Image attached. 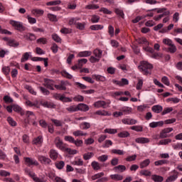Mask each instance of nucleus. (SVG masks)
Masks as SVG:
<instances>
[{
    "mask_svg": "<svg viewBox=\"0 0 182 182\" xmlns=\"http://www.w3.org/2000/svg\"><path fill=\"white\" fill-rule=\"evenodd\" d=\"M54 144L57 149H59V150H61L62 151H67L69 154H76V150H71L70 149L67 148L66 144L63 143V140L59 136L55 138Z\"/></svg>",
    "mask_w": 182,
    "mask_h": 182,
    "instance_id": "nucleus-1",
    "label": "nucleus"
},
{
    "mask_svg": "<svg viewBox=\"0 0 182 182\" xmlns=\"http://www.w3.org/2000/svg\"><path fill=\"white\" fill-rule=\"evenodd\" d=\"M153 65L147 61H141L140 65L138 66L139 70L142 72L143 75H145L146 76L151 75V70H153Z\"/></svg>",
    "mask_w": 182,
    "mask_h": 182,
    "instance_id": "nucleus-2",
    "label": "nucleus"
},
{
    "mask_svg": "<svg viewBox=\"0 0 182 182\" xmlns=\"http://www.w3.org/2000/svg\"><path fill=\"white\" fill-rule=\"evenodd\" d=\"M26 116L27 120L26 119L25 122V127H26V126H28V124H29L30 123H32L33 126H38V123L35 122L36 120V116L35 115L33 112L27 111L26 112Z\"/></svg>",
    "mask_w": 182,
    "mask_h": 182,
    "instance_id": "nucleus-3",
    "label": "nucleus"
},
{
    "mask_svg": "<svg viewBox=\"0 0 182 182\" xmlns=\"http://www.w3.org/2000/svg\"><path fill=\"white\" fill-rule=\"evenodd\" d=\"M10 24H11L15 29L19 31L20 32H23L26 30V27L23 26L21 22L11 20L10 21Z\"/></svg>",
    "mask_w": 182,
    "mask_h": 182,
    "instance_id": "nucleus-4",
    "label": "nucleus"
},
{
    "mask_svg": "<svg viewBox=\"0 0 182 182\" xmlns=\"http://www.w3.org/2000/svg\"><path fill=\"white\" fill-rule=\"evenodd\" d=\"M173 132V128H165L161 132L159 135L160 139H167V137H173V134H167L168 133H170Z\"/></svg>",
    "mask_w": 182,
    "mask_h": 182,
    "instance_id": "nucleus-5",
    "label": "nucleus"
},
{
    "mask_svg": "<svg viewBox=\"0 0 182 182\" xmlns=\"http://www.w3.org/2000/svg\"><path fill=\"white\" fill-rule=\"evenodd\" d=\"M23 160L26 166H28V167H31V166H39V163L38 162V161L32 158L24 157Z\"/></svg>",
    "mask_w": 182,
    "mask_h": 182,
    "instance_id": "nucleus-6",
    "label": "nucleus"
},
{
    "mask_svg": "<svg viewBox=\"0 0 182 182\" xmlns=\"http://www.w3.org/2000/svg\"><path fill=\"white\" fill-rule=\"evenodd\" d=\"M43 86L47 89H50V90H55V88H53V86H55V81L48 78H44V83L43 84Z\"/></svg>",
    "mask_w": 182,
    "mask_h": 182,
    "instance_id": "nucleus-7",
    "label": "nucleus"
},
{
    "mask_svg": "<svg viewBox=\"0 0 182 182\" xmlns=\"http://www.w3.org/2000/svg\"><path fill=\"white\" fill-rule=\"evenodd\" d=\"M38 161H40V163H41V164H45L46 166H49V164L52 163V160H50V159L45 156H38Z\"/></svg>",
    "mask_w": 182,
    "mask_h": 182,
    "instance_id": "nucleus-8",
    "label": "nucleus"
},
{
    "mask_svg": "<svg viewBox=\"0 0 182 182\" xmlns=\"http://www.w3.org/2000/svg\"><path fill=\"white\" fill-rule=\"evenodd\" d=\"M95 107H103V109H106V107H109V104L105 101H97L94 103Z\"/></svg>",
    "mask_w": 182,
    "mask_h": 182,
    "instance_id": "nucleus-9",
    "label": "nucleus"
},
{
    "mask_svg": "<svg viewBox=\"0 0 182 182\" xmlns=\"http://www.w3.org/2000/svg\"><path fill=\"white\" fill-rule=\"evenodd\" d=\"M164 124V122L159 121V122H153L149 124V127H151V129H155V127H161Z\"/></svg>",
    "mask_w": 182,
    "mask_h": 182,
    "instance_id": "nucleus-10",
    "label": "nucleus"
},
{
    "mask_svg": "<svg viewBox=\"0 0 182 182\" xmlns=\"http://www.w3.org/2000/svg\"><path fill=\"white\" fill-rule=\"evenodd\" d=\"M77 111L80 110L81 112H87L89 111V106L86 104H79L77 105Z\"/></svg>",
    "mask_w": 182,
    "mask_h": 182,
    "instance_id": "nucleus-11",
    "label": "nucleus"
},
{
    "mask_svg": "<svg viewBox=\"0 0 182 182\" xmlns=\"http://www.w3.org/2000/svg\"><path fill=\"white\" fill-rule=\"evenodd\" d=\"M178 173L177 172V171L174 170L173 175L168 176L166 178V182L174 181L176 178H178Z\"/></svg>",
    "mask_w": 182,
    "mask_h": 182,
    "instance_id": "nucleus-12",
    "label": "nucleus"
},
{
    "mask_svg": "<svg viewBox=\"0 0 182 182\" xmlns=\"http://www.w3.org/2000/svg\"><path fill=\"white\" fill-rule=\"evenodd\" d=\"M136 143H139L141 144H146V143H150V139L148 138H144V137H139L136 138L135 139Z\"/></svg>",
    "mask_w": 182,
    "mask_h": 182,
    "instance_id": "nucleus-13",
    "label": "nucleus"
},
{
    "mask_svg": "<svg viewBox=\"0 0 182 182\" xmlns=\"http://www.w3.org/2000/svg\"><path fill=\"white\" fill-rule=\"evenodd\" d=\"M26 105L28 106L29 107H37V109H39V102L35 101L34 102H32L31 100H27L26 102Z\"/></svg>",
    "mask_w": 182,
    "mask_h": 182,
    "instance_id": "nucleus-14",
    "label": "nucleus"
},
{
    "mask_svg": "<svg viewBox=\"0 0 182 182\" xmlns=\"http://www.w3.org/2000/svg\"><path fill=\"white\" fill-rule=\"evenodd\" d=\"M139 45H145V46H149V43L147 39L144 37L139 38L136 40Z\"/></svg>",
    "mask_w": 182,
    "mask_h": 182,
    "instance_id": "nucleus-15",
    "label": "nucleus"
},
{
    "mask_svg": "<svg viewBox=\"0 0 182 182\" xmlns=\"http://www.w3.org/2000/svg\"><path fill=\"white\" fill-rule=\"evenodd\" d=\"M23 38L24 39H26V41H36V36L31 33L24 35Z\"/></svg>",
    "mask_w": 182,
    "mask_h": 182,
    "instance_id": "nucleus-16",
    "label": "nucleus"
},
{
    "mask_svg": "<svg viewBox=\"0 0 182 182\" xmlns=\"http://www.w3.org/2000/svg\"><path fill=\"white\" fill-rule=\"evenodd\" d=\"M92 79H95L97 82H106V77L100 75H92Z\"/></svg>",
    "mask_w": 182,
    "mask_h": 182,
    "instance_id": "nucleus-17",
    "label": "nucleus"
},
{
    "mask_svg": "<svg viewBox=\"0 0 182 182\" xmlns=\"http://www.w3.org/2000/svg\"><path fill=\"white\" fill-rule=\"evenodd\" d=\"M114 171L123 173L124 171H126V166L124 165H118L117 166L114 167Z\"/></svg>",
    "mask_w": 182,
    "mask_h": 182,
    "instance_id": "nucleus-18",
    "label": "nucleus"
},
{
    "mask_svg": "<svg viewBox=\"0 0 182 182\" xmlns=\"http://www.w3.org/2000/svg\"><path fill=\"white\" fill-rule=\"evenodd\" d=\"M151 110L154 113H161L163 112V107L161 105H154L151 107Z\"/></svg>",
    "mask_w": 182,
    "mask_h": 182,
    "instance_id": "nucleus-19",
    "label": "nucleus"
},
{
    "mask_svg": "<svg viewBox=\"0 0 182 182\" xmlns=\"http://www.w3.org/2000/svg\"><path fill=\"white\" fill-rule=\"evenodd\" d=\"M151 180H153L154 182H162L164 180V178L159 175H152Z\"/></svg>",
    "mask_w": 182,
    "mask_h": 182,
    "instance_id": "nucleus-20",
    "label": "nucleus"
},
{
    "mask_svg": "<svg viewBox=\"0 0 182 182\" xmlns=\"http://www.w3.org/2000/svg\"><path fill=\"white\" fill-rule=\"evenodd\" d=\"M7 45H9V46H12L13 48H18V46H19V43L14 39L10 38Z\"/></svg>",
    "mask_w": 182,
    "mask_h": 182,
    "instance_id": "nucleus-21",
    "label": "nucleus"
},
{
    "mask_svg": "<svg viewBox=\"0 0 182 182\" xmlns=\"http://www.w3.org/2000/svg\"><path fill=\"white\" fill-rule=\"evenodd\" d=\"M150 164V159H146L139 164L140 168H146Z\"/></svg>",
    "mask_w": 182,
    "mask_h": 182,
    "instance_id": "nucleus-22",
    "label": "nucleus"
},
{
    "mask_svg": "<svg viewBox=\"0 0 182 182\" xmlns=\"http://www.w3.org/2000/svg\"><path fill=\"white\" fill-rule=\"evenodd\" d=\"M58 154L55 149H51L50 151V158L52 159V160H56L58 159Z\"/></svg>",
    "mask_w": 182,
    "mask_h": 182,
    "instance_id": "nucleus-23",
    "label": "nucleus"
},
{
    "mask_svg": "<svg viewBox=\"0 0 182 182\" xmlns=\"http://www.w3.org/2000/svg\"><path fill=\"white\" fill-rule=\"evenodd\" d=\"M60 4H62V1L60 0H56L47 2L46 5L47 6H55L56 5H60Z\"/></svg>",
    "mask_w": 182,
    "mask_h": 182,
    "instance_id": "nucleus-24",
    "label": "nucleus"
},
{
    "mask_svg": "<svg viewBox=\"0 0 182 182\" xmlns=\"http://www.w3.org/2000/svg\"><path fill=\"white\" fill-rule=\"evenodd\" d=\"M90 55H92V52L90 51H82L78 53L77 56L79 58H86L90 56Z\"/></svg>",
    "mask_w": 182,
    "mask_h": 182,
    "instance_id": "nucleus-25",
    "label": "nucleus"
},
{
    "mask_svg": "<svg viewBox=\"0 0 182 182\" xmlns=\"http://www.w3.org/2000/svg\"><path fill=\"white\" fill-rule=\"evenodd\" d=\"M117 85H119V86H124L126 85H129V80L126 78H122L121 81H115L114 82Z\"/></svg>",
    "mask_w": 182,
    "mask_h": 182,
    "instance_id": "nucleus-26",
    "label": "nucleus"
},
{
    "mask_svg": "<svg viewBox=\"0 0 182 182\" xmlns=\"http://www.w3.org/2000/svg\"><path fill=\"white\" fill-rule=\"evenodd\" d=\"M32 14L33 15H36V16H42V15H43V10H41V9H33L32 10Z\"/></svg>",
    "mask_w": 182,
    "mask_h": 182,
    "instance_id": "nucleus-27",
    "label": "nucleus"
},
{
    "mask_svg": "<svg viewBox=\"0 0 182 182\" xmlns=\"http://www.w3.org/2000/svg\"><path fill=\"white\" fill-rule=\"evenodd\" d=\"M118 137H121L122 139H124L126 137H129L130 136V133L127 131H123L117 134Z\"/></svg>",
    "mask_w": 182,
    "mask_h": 182,
    "instance_id": "nucleus-28",
    "label": "nucleus"
},
{
    "mask_svg": "<svg viewBox=\"0 0 182 182\" xmlns=\"http://www.w3.org/2000/svg\"><path fill=\"white\" fill-rule=\"evenodd\" d=\"M73 136L75 137H80L81 136H87V133H83V131L77 130L73 133Z\"/></svg>",
    "mask_w": 182,
    "mask_h": 182,
    "instance_id": "nucleus-29",
    "label": "nucleus"
},
{
    "mask_svg": "<svg viewBox=\"0 0 182 182\" xmlns=\"http://www.w3.org/2000/svg\"><path fill=\"white\" fill-rule=\"evenodd\" d=\"M80 128L82 130H87V129H90V123H88V122L81 123L80 124Z\"/></svg>",
    "mask_w": 182,
    "mask_h": 182,
    "instance_id": "nucleus-30",
    "label": "nucleus"
},
{
    "mask_svg": "<svg viewBox=\"0 0 182 182\" xmlns=\"http://www.w3.org/2000/svg\"><path fill=\"white\" fill-rule=\"evenodd\" d=\"M51 122H53L56 127H62L63 126V123L60 120L51 119Z\"/></svg>",
    "mask_w": 182,
    "mask_h": 182,
    "instance_id": "nucleus-31",
    "label": "nucleus"
},
{
    "mask_svg": "<svg viewBox=\"0 0 182 182\" xmlns=\"http://www.w3.org/2000/svg\"><path fill=\"white\" fill-rule=\"evenodd\" d=\"M112 180H115L116 181H120L123 180V176L119 174H114L110 176Z\"/></svg>",
    "mask_w": 182,
    "mask_h": 182,
    "instance_id": "nucleus-32",
    "label": "nucleus"
},
{
    "mask_svg": "<svg viewBox=\"0 0 182 182\" xmlns=\"http://www.w3.org/2000/svg\"><path fill=\"white\" fill-rule=\"evenodd\" d=\"M42 105L44 107H48V109H55L56 107V105L51 102H44Z\"/></svg>",
    "mask_w": 182,
    "mask_h": 182,
    "instance_id": "nucleus-33",
    "label": "nucleus"
},
{
    "mask_svg": "<svg viewBox=\"0 0 182 182\" xmlns=\"http://www.w3.org/2000/svg\"><path fill=\"white\" fill-rule=\"evenodd\" d=\"M102 53H103V51L99 49H95L93 52V54L95 55V58H97L98 59H100V58H102Z\"/></svg>",
    "mask_w": 182,
    "mask_h": 182,
    "instance_id": "nucleus-34",
    "label": "nucleus"
},
{
    "mask_svg": "<svg viewBox=\"0 0 182 182\" xmlns=\"http://www.w3.org/2000/svg\"><path fill=\"white\" fill-rule=\"evenodd\" d=\"M91 166H92V168L96 171L100 170V168H101L100 164H99L97 161H92L91 164Z\"/></svg>",
    "mask_w": 182,
    "mask_h": 182,
    "instance_id": "nucleus-35",
    "label": "nucleus"
},
{
    "mask_svg": "<svg viewBox=\"0 0 182 182\" xmlns=\"http://www.w3.org/2000/svg\"><path fill=\"white\" fill-rule=\"evenodd\" d=\"M139 174L141 176H145L146 177H149L150 176H151V171L148 170H141L140 171Z\"/></svg>",
    "mask_w": 182,
    "mask_h": 182,
    "instance_id": "nucleus-36",
    "label": "nucleus"
},
{
    "mask_svg": "<svg viewBox=\"0 0 182 182\" xmlns=\"http://www.w3.org/2000/svg\"><path fill=\"white\" fill-rule=\"evenodd\" d=\"M55 166L58 170H62L65 167V162L63 161H60L55 163Z\"/></svg>",
    "mask_w": 182,
    "mask_h": 182,
    "instance_id": "nucleus-37",
    "label": "nucleus"
},
{
    "mask_svg": "<svg viewBox=\"0 0 182 182\" xmlns=\"http://www.w3.org/2000/svg\"><path fill=\"white\" fill-rule=\"evenodd\" d=\"M43 139L42 136H39L37 138L34 139L33 141V144H42Z\"/></svg>",
    "mask_w": 182,
    "mask_h": 182,
    "instance_id": "nucleus-38",
    "label": "nucleus"
},
{
    "mask_svg": "<svg viewBox=\"0 0 182 182\" xmlns=\"http://www.w3.org/2000/svg\"><path fill=\"white\" fill-rule=\"evenodd\" d=\"M103 176H105V173L100 172L92 176L91 178L92 180L95 181V180H97L98 178H101V177H103Z\"/></svg>",
    "mask_w": 182,
    "mask_h": 182,
    "instance_id": "nucleus-39",
    "label": "nucleus"
},
{
    "mask_svg": "<svg viewBox=\"0 0 182 182\" xmlns=\"http://www.w3.org/2000/svg\"><path fill=\"white\" fill-rule=\"evenodd\" d=\"M105 133H108L109 134H116V133H117V129H105L104 130Z\"/></svg>",
    "mask_w": 182,
    "mask_h": 182,
    "instance_id": "nucleus-40",
    "label": "nucleus"
},
{
    "mask_svg": "<svg viewBox=\"0 0 182 182\" xmlns=\"http://www.w3.org/2000/svg\"><path fill=\"white\" fill-rule=\"evenodd\" d=\"M85 63H87V59L82 58L78 60V68H82L83 67V64L85 65Z\"/></svg>",
    "mask_w": 182,
    "mask_h": 182,
    "instance_id": "nucleus-41",
    "label": "nucleus"
},
{
    "mask_svg": "<svg viewBox=\"0 0 182 182\" xmlns=\"http://www.w3.org/2000/svg\"><path fill=\"white\" fill-rule=\"evenodd\" d=\"M91 31H99L100 29H103V26L102 25H92L90 27Z\"/></svg>",
    "mask_w": 182,
    "mask_h": 182,
    "instance_id": "nucleus-42",
    "label": "nucleus"
},
{
    "mask_svg": "<svg viewBox=\"0 0 182 182\" xmlns=\"http://www.w3.org/2000/svg\"><path fill=\"white\" fill-rule=\"evenodd\" d=\"M111 153H112L113 154H118L119 156H123V154H124V151L120 149H112L111 151Z\"/></svg>",
    "mask_w": 182,
    "mask_h": 182,
    "instance_id": "nucleus-43",
    "label": "nucleus"
},
{
    "mask_svg": "<svg viewBox=\"0 0 182 182\" xmlns=\"http://www.w3.org/2000/svg\"><path fill=\"white\" fill-rule=\"evenodd\" d=\"M95 114H98V116H109V112L105 110H98L95 112Z\"/></svg>",
    "mask_w": 182,
    "mask_h": 182,
    "instance_id": "nucleus-44",
    "label": "nucleus"
},
{
    "mask_svg": "<svg viewBox=\"0 0 182 182\" xmlns=\"http://www.w3.org/2000/svg\"><path fill=\"white\" fill-rule=\"evenodd\" d=\"M168 50L170 52V53H176V52H177V47L176 45L172 44L171 46H169Z\"/></svg>",
    "mask_w": 182,
    "mask_h": 182,
    "instance_id": "nucleus-45",
    "label": "nucleus"
},
{
    "mask_svg": "<svg viewBox=\"0 0 182 182\" xmlns=\"http://www.w3.org/2000/svg\"><path fill=\"white\" fill-rule=\"evenodd\" d=\"M76 147H82L83 146V141L82 139H75L74 144Z\"/></svg>",
    "mask_w": 182,
    "mask_h": 182,
    "instance_id": "nucleus-46",
    "label": "nucleus"
},
{
    "mask_svg": "<svg viewBox=\"0 0 182 182\" xmlns=\"http://www.w3.org/2000/svg\"><path fill=\"white\" fill-rule=\"evenodd\" d=\"M66 110H68V112H70V113H72L73 112H77V106L76 105L70 106L66 108Z\"/></svg>",
    "mask_w": 182,
    "mask_h": 182,
    "instance_id": "nucleus-47",
    "label": "nucleus"
},
{
    "mask_svg": "<svg viewBox=\"0 0 182 182\" xmlns=\"http://www.w3.org/2000/svg\"><path fill=\"white\" fill-rule=\"evenodd\" d=\"M161 82L164 83V85H166V86H170V80H168V77L166 76L161 78Z\"/></svg>",
    "mask_w": 182,
    "mask_h": 182,
    "instance_id": "nucleus-48",
    "label": "nucleus"
},
{
    "mask_svg": "<svg viewBox=\"0 0 182 182\" xmlns=\"http://www.w3.org/2000/svg\"><path fill=\"white\" fill-rule=\"evenodd\" d=\"M155 166H163V164H167V160L162 159L154 162Z\"/></svg>",
    "mask_w": 182,
    "mask_h": 182,
    "instance_id": "nucleus-49",
    "label": "nucleus"
},
{
    "mask_svg": "<svg viewBox=\"0 0 182 182\" xmlns=\"http://www.w3.org/2000/svg\"><path fill=\"white\" fill-rule=\"evenodd\" d=\"M108 159H109V156L107 155H102L98 157L99 161H101L102 163H105V161H107Z\"/></svg>",
    "mask_w": 182,
    "mask_h": 182,
    "instance_id": "nucleus-50",
    "label": "nucleus"
},
{
    "mask_svg": "<svg viewBox=\"0 0 182 182\" xmlns=\"http://www.w3.org/2000/svg\"><path fill=\"white\" fill-rule=\"evenodd\" d=\"M163 43H164V45H167L168 46H171L173 45V41L170 38H164Z\"/></svg>",
    "mask_w": 182,
    "mask_h": 182,
    "instance_id": "nucleus-51",
    "label": "nucleus"
},
{
    "mask_svg": "<svg viewBox=\"0 0 182 182\" xmlns=\"http://www.w3.org/2000/svg\"><path fill=\"white\" fill-rule=\"evenodd\" d=\"M7 121H8L9 124H10V126H12V127L16 126V122H15V120H14V119H12V117H9L7 118Z\"/></svg>",
    "mask_w": 182,
    "mask_h": 182,
    "instance_id": "nucleus-52",
    "label": "nucleus"
},
{
    "mask_svg": "<svg viewBox=\"0 0 182 182\" xmlns=\"http://www.w3.org/2000/svg\"><path fill=\"white\" fill-rule=\"evenodd\" d=\"M64 140L69 141V143H73V144L75 143V138H73V136H65Z\"/></svg>",
    "mask_w": 182,
    "mask_h": 182,
    "instance_id": "nucleus-53",
    "label": "nucleus"
},
{
    "mask_svg": "<svg viewBox=\"0 0 182 182\" xmlns=\"http://www.w3.org/2000/svg\"><path fill=\"white\" fill-rule=\"evenodd\" d=\"M75 27L77 28V29H80V31H83V29H85V23H75Z\"/></svg>",
    "mask_w": 182,
    "mask_h": 182,
    "instance_id": "nucleus-54",
    "label": "nucleus"
},
{
    "mask_svg": "<svg viewBox=\"0 0 182 182\" xmlns=\"http://www.w3.org/2000/svg\"><path fill=\"white\" fill-rule=\"evenodd\" d=\"M100 20V17L96 15H93L91 18V22H92V23H97Z\"/></svg>",
    "mask_w": 182,
    "mask_h": 182,
    "instance_id": "nucleus-55",
    "label": "nucleus"
},
{
    "mask_svg": "<svg viewBox=\"0 0 182 182\" xmlns=\"http://www.w3.org/2000/svg\"><path fill=\"white\" fill-rule=\"evenodd\" d=\"M92 156H93L92 152H88L83 155V159H84V160H89L92 158Z\"/></svg>",
    "mask_w": 182,
    "mask_h": 182,
    "instance_id": "nucleus-56",
    "label": "nucleus"
},
{
    "mask_svg": "<svg viewBox=\"0 0 182 182\" xmlns=\"http://www.w3.org/2000/svg\"><path fill=\"white\" fill-rule=\"evenodd\" d=\"M29 59V53H25L21 58V62H26Z\"/></svg>",
    "mask_w": 182,
    "mask_h": 182,
    "instance_id": "nucleus-57",
    "label": "nucleus"
},
{
    "mask_svg": "<svg viewBox=\"0 0 182 182\" xmlns=\"http://www.w3.org/2000/svg\"><path fill=\"white\" fill-rule=\"evenodd\" d=\"M48 18L50 21H52L53 22H57L58 18H56L55 15L53 14H48Z\"/></svg>",
    "mask_w": 182,
    "mask_h": 182,
    "instance_id": "nucleus-58",
    "label": "nucleus"
},
{
    "mask_svg": "<svg viewBox=\"0 0 182 182\" xmlns=\"http://www.w3.org/2000/svg\"><path fill=\"white\" fill-rule=\"evenodd\" d=\"M25 88L28 90L31 93V95H34V96H36V92L29 85H26Z\"/></svg>",
    "mask_w": 182,
    "mask_h": 182,
    "instance_id": "nucleus-59",
    "label": "nucleus"
},
{
    "mask_svg": "<svg viewBox=\"0 0 182 182\" xmlns=\"http://www.w3.org/2000/svg\"><path fill=\"white\" fill-rule=\"evenodd\" d=\"M37 43H42L43 45H46V43H48V40H46V38H38L36 41Z\"/></svg>",
    "mask_w": 182,
    "mask_h": 182,
    "instance_id": "nucleus-60",
    "label": "nucleus"
},
{
    "mask_svg": "<svg viewBox=\"0 0 182 182\" xmlns=\"http://www.w3.org/2000/svg\"><path fill=\"white\" fill-rule=\"evenodd\" d=\"M2 72L4 75H8L11 72V68L9 67H4L2 68Z\"/></svg>",
    "mask_w": 182,
    "mask_h": 182,
    "instance_id": "nucleus-61",
    "label": "nucleus"
},
{
    "mask_svg": "<svg viewBox=\"0 0 182 182\" xmlns=\"http://www.w3.org/2000/svg\"><path fill=\"white\" fill-rule=\"evenodd\" d=\"M137 157V155L134 154L132 156H129L126 158V161H134Z\"/></svg>",
    "mask_w": 182,
    "mask_h": 182,
    "instance_id": "nucleus-62",
    "label": "nucleus"
},
{
    "mask_svg": "<svg viewBox=\"0 0 182 182\" xmlns=\"http://www.w3.org/2000/svg\"><path fill=\"white\" fill-rule=\"evenodd\" d=\"M52 38L53 39V41H55V42H61L62 39L60 38V37H59V36H58V34H53L52 35Z\"/></svg>",
    "mask_w": 182,
    "mask_h": 182,
    "instance_id": "nucleus-63",
    "label": "nucleus"
},
{
    "mask_svg": "<svg viewBox=\"0 0 182 182\" xmlns=\"http://www.w3.org/2000/svg\"><path fill=\"white\" fill-rule=\"evenodd\" d=\"M60 99L61 102H64L65 103H68V102H72V99L67 97L65 95H62V97Z\"/></svg>",
    "mask_w": 182,
    "mask_h": 182,
    "instance_id": "nucleus-64",
    "label": "nucleus"
}]
</instances>
